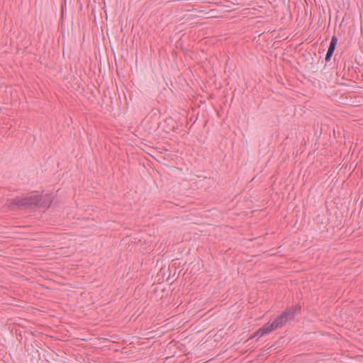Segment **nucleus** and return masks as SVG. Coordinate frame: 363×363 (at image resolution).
<instances>
[{
  "mask_svg": "<svg viewBox=\"0 0 363 363\" xmlns=\"http://www.w3.org/2000/svg\"><path fill=\"white\" fill-rule=\"evenodd\" d=\"M52 203V196L50 194L39 195L37 193L31 194H22L9 201V206L11 209L15 207L23 210L28 208H39L48 209Z\"/></svg>",
  "mask_w": 363,
  "mask_h": 363,
  "instance_id": "nucleus-1",
  "label": "nucleus"
},
{
  "mask_svg": "<svg viewBox=\"0 0 363 363\" xmlns=\"http://www.w3.org/2000/svg\"><path fill=\"white\" fill-rule=\"evenodd\" d=\"M301 311V306L299 303L293 305L290 307H287L281 314L285 318L286 320L291 321L294 320L296 315L300 314Z\"/></svg>",
  "mask_w": 363,
  "mask_h": 363,
  "instance_id": "nucleus-2",
  "label": "nucleus"
},
{
  "mask_svg": "<svg viewBox=\"0 0 363 363\" xmlns=\"http://www.w3.org/2000/svg\"><path fill=\"white\" fill-rule=\"evenodd\" d=\"M260 329L262 330V334L267 335L277 328L274 325V322H272V323L268 322L263 325L262 327L260 328Z\"/></svg>",
  "mask_w": 363,
  "mask_h": 363,
  "instance_id": "nucleus-3",
  "label": "nucleus"
},
{
  "mask_svg": "<svg viewBox=\"0 0 363 363\" xmlns=\"http://www.w3.org/2000/svg\"><path fill=\"white\" fill-rule=\"evenodd\" d=\"M273 322H274V325H276L277 328H281L287 323V321L286 320L285 318L282 315V314L277 316L274 320Z\"/></svg>",
  "mask_w": 363,
  "mask_h": 363,
  "instance_id": "nucleus-4",
  "label": "nucleus"
},
{
  "mask_svg": "<svg viewBox=\"0 0 363 363\" xmlns=\"http://www.w3.org/2000/svg\"><path fill=\"white\" fill-rule=\"evenodd\" d=\"M337 41H338L337 37L335 35H334L332 36L330 45L337 46Z\"/></svg>",
  "mask_w": 363,
  "mask_h": 363,
  "instance_id": "nucleus-5",
  "label": "nucleus"
},
{
  "mask_svg": "<svg viewBox=\"0 0 363 363\" xmlns=\"http://www.w3.org/2000/svg\"><path fill=\"white\" fill-rule=\"evenodd\" d=\"M264 335V334H262V330L259 328L258 329L255 333L254 335L251 337V338L252 337H260Z\"/></svg>",
  "mask_w": 363,
  "mask_h": 363,
  "instance_id": "nucleus-6",
  "label": "nucleus"
},
{
  "mask_svg": "<svg viewBox=\"0 0 363 363\" xmlns=\"http://www.w3.org/2000/svg\"><path fill=\"white\" fill-rule=\"evenodd\" d=\"M333 55V53H331V52L330 53V52L327 51V53H326L325 57V60L327 62H330Z\"/></svg>",
  "mask_w": 363,
  "mask_h": 363,
  "instance_id": "nucleus-7",
  "label": "nucleus"
},
{
  "mask_svg": "<svg viewBox=\"0 0 363 363\" xmlns=\"http://www.w3.org/2000/svg\"><path fill=\"white\" fill-rule=\"evenodd\" d=\"M335 48H336V46L329 45V47L328 48V52H330V53L331 52V53L334 54Z\"/></svg>",
  "mask_w": 363,
  "mask_h": 363,
  "instance_id": "nucleus-8",
  "label": "nucleus"
},
{
  "mask_svg": "<svg viewBox=\"0 0 363 363\" xmlns=\"http://www.w3.org/2000/svg\"><path fill=\"white\" fill-rule=\"evenodd\" d=\"M344 69H345V67H344ZM343 72H344V74L342 75V78H345L346 79H349L348 76H346V72H345V69H343Z\"/></svg>",
  "mask_w": 363,
  "mask_h": 363,
  "instance_id": "nucleus-9",
  "label": "nucleus"
}]
</instances>
